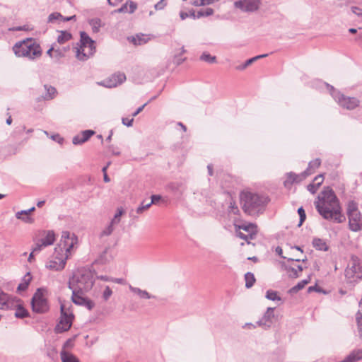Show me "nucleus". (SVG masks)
Listing matches in <instances>:
<instances>
[{
	"label": "nucleus",
	"mask_w": 362,
	"mask_h": 362,
	"mask_svg": "<svg viewBox=\"0 0 362 362\" xmlns=\"http://www.w3.org/2000/svg\"><path fill=\"white\" fill-rule=\"evenodd\" d=\"M147 105V103L144 104L141 107H138L136 110L132 114V117H136L137 115H139L144 108V107Z\"/></svg>",
	"instance_id": "e2e57ef3"
},
{
	"label": "nucleus",
	"mask_w": 362,
	"mask_h": 362,
	"mask_svg": "<svg viewBox=\"0 0 362 362\" xmlns=\"http://www.w3.org/2000/svg\"><path fill=\"white\" fill-rule=\"evenodd\" d=\"M307 172H303L300 174H296L294 173H288L286 175V179L284 181V186L286 187H290L294 182H300L306 177Z\"/></svg>",
	"instance_id": "6ab92c4d"
},
{
	"label": "nucleus",
	"mask_w": 362,
	"mask_h": 362,
	"mask_svg": "<svg viewBox=\"0 0 362 362\" xmlns=\"http://www.w3.org/2000/svg\"><path fill=\"white\" fill-rule=\"evenodd\" d=\"M60 357L62 362H80L78 358L66 350L61 351Z\"/></svg>",
	"instance_id": "a878e982"
},
{
	"label": "nucleus",
	"mask_w": 362,
	"mask_h": 362,
	"mask_svg": "<svg viewBox=\"0 0 362 362\" xmlns=\"http://www.w3.org/2000/svg\"><path fill=\"white\" fill-rule=\"evenodd\" d=\"M88 23L91 27V30L93 33H98L103 25L101 20L98 18L90 19L88 21Z\"/></svg>",
	"instance_id": "c85d7f7f"
},
{
	"label": "nucleus",
	"mask_w": 362,
	"mask_h": 362,
	"mask_svg": "<svg viewBox=\"0 0 362 362\" xmlns=\"http://www.w3.org/2000/svg\"><path fill=\"white\" fill-rule=\"evenodd\" d=\"M125 80V74L118 72L112 74L108 79L99 82L98 84L106 88H115L124 83Z\"/></svg>",
	"instance_id": "dca6fc26"
},
{
	"label": "nucleus",
	"mask_w": 362,
	"mask_h": 362,
	"mask_svg": "<svg viewBox=\"0 0 362 362\" xmlns=\"http://www.w3.org/2000/svg\"><path fill=\"white\" fill-rule=\"evenodd\" d=\"M288 275L291 278H297L299 276V274L303 271V267L301 265H296L295 267H285Z\"/></svg>",
	"instance_id": "bb28decb"
},
{
	"label": "nucleus",
	"mask_w": 362,
	"mask_h": 362,
	"mask_svg": "<svg viewBox=\"0 0 362 362\" xmlns=\"http://www.w3.org/2000/svg\"><path fill=\"white\" fill-rule=\"evenodd\" d=\"M315 206L323 218L340 223L345 221L339 202L332 189L324 190L317 197Z\"/></svg>",
	"instance_id": "f257e3e1"
},
{
	"label": "nucleus",
	"mask_w": 362,
	"mask_h": 362,
	"mask_svg": "<svg viewBox=\"0 0 362 362\" xmlns=\"http://www.w3.org/2000/svg\"><path fill=\"white\" fill-rule=\"evenodd\" d=\"M346 276L349 278L354 276L357 278L362 277V264L358 257H352L346 269Z\"/></svg>",
	"instance_id": "f8f14e48"
},
{
	"label": "nucleus",
	"mask_w": 362,
	"mask_h": 362,
	"mask_svg": "<svg viewBox=\"0 0 362 362\" xmlns=\"http://www.w3.org/2000/svg\"><path fill=\"white\" fill-rule=\"evenodd\" d=\"M245 287L247 288H251L255 282V276L251 272H247L245 274Z\"/></svg>",
	"instance_id": "c9c22d12"
},
{
	"label": "nucleus",
	"mask_w": 362,
	"mask_h": 362,
	"mask_svg": "<svg viewBox=\"0 0 362 362\" xmlns=\"http://www.w3.org/2000/svg\"><path fill=\"white\" fill-rule=\"evenodd\" d=\"M73 346H74L73 339H69L64 344L62 350H66L67 351V349H71V348H73Z\"/></svg>",
	"instance_id": "6e6d98bb"
},
{
	"label": "nucleus",
	"mask_w": 362,
	"mask_h": 362,
	"mask_svg": "<svg viewBox=\"0 0 362 362\" xmlns=\"http://www.w3.org/2000/svg\"><path fill=\"white\" fill-rule=\"evenodd\" d=\"M16 217L25 223H32L33 219L29 216L28 210H22L16 214Z\"/></svg>",
	"instance_id": "72a5a7b5"
},
{
	"label": "nucleus",
	"mask_w": 362,
	"mask_h": 362,
	"mask_svg": "<svg viewBox=\"0 0 362 362\" xmlns=\"http://www.w3.org/2000/svg\"><path fill=\"white\" fill-rule=\"evenodd\" d=\"M313 247L317 250L321 251H327L328 250V246L326 242L320 238H314L313 240Z\"/></svg>",
	"instance_id": "c756f323"
},
{
	"label": "nucleus",
	"mask_w": 362,
	"mask_h": 362,
	"mask_svg": "<svg viewBox=\"0 0 362 362\" xmlns=\"http://www.w3.org/2000/svg\"><path fill=\"white\" fill-rule=\"evenodd\" d=\"M95 52V43L81 45L76 51V57L81 61H86Z\"/></svg>",
	"instance_id": "4468645a"
},
{
	"label": "nucleus",
	"mask_w": 362,
	"mask_h": 362,
	"mask_svg": "<svg viewBox=\"0 0 362 362\" xmlns=\"http://www.w3.org/2000/svg\"><path fill=\"white\" fill-rule=\"evenodd\" d=\"M235 233L237 237L245 240L247 244L250 243V240L251 239L248 234H245L241 230L238 229H235Z\"/></svg>",
	"instance_id": "a18cd8bd"
},
{
	"label": "nucleus",
	"mask_w": 362,
	"mask_h": 362,
	"mask_svg": "<svg viewBox=\"0 0 362 362\" xmlns=\"http://www.w3.org/2000/svg\"><path fill=\"white\" fill-rule=\"evenodd\" d=\"M266 298L273 301L281 300V298L278 296L277 292L272 290H268L267 291Z\"/></svg>",
	"instance_id": "58836bf2"
},
{
	"label": "nucleus",
	"mask_w": 362,
	"mask_h": 362,
	"mask_svg": "<svg viewBox=\"0 0 362 362\" xmlns=\"http://www.w3.org/2000/svg\"><path fill=\"white\" fill-rule=\"evenodd\" d=\"M298 213L299 216H300V222H299V224H298V226H300L302 225V223L305 220L306 215H305V212L304 209H303V207H300L298 209Z\"/></svg>",
	"instance_id": "3c124183"
},
{
	"label": "nucleus",
	"mask_w": 362,
	"mask_h": 362,
	"mask_svg": "<svg viewBox=\"0 0 362 362\" xmlns=\"http://www.w3.org/2000/svg\"><path fill=\"white\" fill-rule=\"evenodd\" d=\"M204 13L205 16H209L214 13V10L211 8H207L204 9Z\"/></svg>",
	"instance_id": "774afa93"
},
{
	"label": "nucleus",
	"mask_w": 362,
	"mask_h": 362,
	"mask_svg": "<svg viewBox=\"0 0 362 362\" xmlns=\"http://www.w3.org/2000/svg\"><path fill=\"white\" fill-rule=\"evenodd\" d=\"M160 195H152L151 196V201L150 203H151V205L153 204H156L157 202H158L160 199Z\"/></svg>",
	"instance_id": "338daca9"
},
{
	"label": "nucleus",
	"mask_w": 362,
	"mask_h": 362,
	"mask_svg": "<svg viewBox=\"0 0 362 362\" xmlns=\"http://www.w3.org/2000/svg\"><path fill=\"white\" fill-rule=\"evenodd\" d=\"M61 320L59 323L56 327L57 332H64L69 330L72 324V317L73 315L71 314L68 315L64 311V306L63 305H61Z\"/></svg>",
	"instance_id": "ddd939ff"
},
{
	"label": "nucleus",
	"mask_w": 362,
	"mask_h": 362,
	"mask_svg": "<svg viewBox=\"0 0 362 362\" xmlns=\"http://www.w3.org/2000/svg\"><path fill=\"white\" fill-rule=\"evenodd\" d=\"M334 100L343 108L354 110L360 104V100L355 97H347L334 89L332 86L325 83Z\"/></svg>",
	"instance_id": "423d86ee"
},
{
	"label": "nucleus",
	"mask_w": 362,
	"mask_h": 362,
	"mask_svg": "<svg viewBox=\"0 0 362 362\" xmlns=\"http://www.w3.org/2000/svg\"><path fill=\"white\" fill-rule=\"evenodd\" d=\"M45 235L39 239L41 242V245L45 247L52 245L55 241V235L53 231L49 230L45 232Z\"/></svg>",
	"instance_id": "5701e85b"
},
{
	"label": "nucleus",
	"mask_w": 362,
	"mask_h": 362,
	"mask_svg": "<svg viewBox=\"0 0 362 362\" xmlns=\"http://www.w3.org/2000/svg\"><path fill=\"white\" fill-rule=\"evenodd\" d=\"M133 122H134V118L133 117L131 118V119H129V118H127V117H123L122 119V124L124 126H127L128 127H132L133 125Z\"/></svg>",
	"instance_id": "bf43d9fd"
},
{
	"label": "nucleus",
	"mask_w": 362,
	"mask_h": 362,
	"mask_svg": "<svg viewBox=\"0 0 362 362\" xmlns=\"http://www.w3.org/2000/svg\"><path fill=\"white\" fill-rule=\"evenodd\" d=\"M80 37L81 45H83L85 43H95V41L93 40L86 32H81Z\"/></svg>",
	"instance_id": "79ce46f5"
},
{
	"label": "nucleus",
	"mask_w": 362,
	"mask_h": 362,
	"mask_svg": "<svg viewBox=\"0 0 362 362\" xmlns=\"http://www.w3.org/2000/svg\"><path fill=\"white\" fill-rule=\"evenodd\" d=\"M95 134L93 130H85L73 137L72 143L74 145H80L87 141L93 135Z\"/></svg>",
	"instance_id": "aec40b11"
},
{
	"label": "nucleus",
	"mask_w": 362,
	"mask_h": 362,
	"mask_svg": "<svg viewBox=\"0 0 362 362\" xmlns=\"http://www.w3.org/2000/svg\"><path fill=\"white\" fill-rule=\"evenodd\" d=\"M324 180L323 175L320 174L316 176L313 180V182L315 183L318 187H320Z\"/></svg>",
	"instance_id": "052dcab7"
},
{
	"label": "nucleus",
	"mask_w": 362,
	"mask_h": 362,
	"mask_svg": "<svg viewBox=\"0 0 362 362\" xmlns=\"http://www.w3.org/2000/svg\"><path fill=\"white\" fill-rule=\"evenodd\" d=\"M69 288L71 290L88 291L94 284V274L90 269H78L69 281Z\"/></svg>",
	"instance_id": "7ed1b4c3"
},
{
	"label": "nucleus",
	"mask_w": 362,
	"mask_h": 362,
	"mask_svg": "<svg viewBox=\"0 0 362 362\" xmlns=\"http://www.w3.org/2000/svg\"><path fill=\"white\" fill-rule=\"evenodd\" d=\"M346 215L349 220V228L353 232L362 230V213L358 209L357 202L354 200L348 202Z\"/></svg>",
	"instance_id": "39448f33"
},
{
	"label": "nucleus",
	"mask_w": 362,
	"mask_h": 362,
	"mask_svg": "<svg viewBox=\"0 0 362 362\" xmlns=\"http://www.w3.org/2000/svg\"><path fill=\"white\" fill-rule=\"evenodd\" d=\"M240 204L244 212L250 216H257L262 213L268 199L258 193L244 190L240 194Z\"/></svg>",
	"instance_id": "f03ea898"
},
{
	"label": "nucleus",
	"mask_w": 362,
	"mask_h": 362,
	"mask_svg": "<svg viewBox=\"0 0 362 362\" xmlns=\"http://www.w3.org/2000/svg\"><path fill=\"white\" fill-rule=\"evenodd\" d=\"M351 11H352L353 13H354L357 16L362 17V8L356 6H353L351 7Z\"/></svg>",
	"instance_id": "5fc2aeb1"
},
{
	"label": "nucleus",
	"mask_w": 362,
	"mask_h": 362,
	"mask_svg": "<svg viewBox=\"0 0 362 362\" xmlns=\"http://www.w3.org/2000/svg\"><path fill=\"white\" fill-rule=\"evenodd\" d=\"M44 247H45L44 245H41V242L38 240L33 249V252L38 253L40 252Z\"/></svg>",
	"instance_id": "4d7b16f0"
},
{
	"label": "nucleus",
	"mask_w": 362,
	"mask_h": 362,
	"mask_svg": "<svg viewBox=\"0 0 362 362\" xmlns=\"http://www.w3.org/2000/svg\"><path fill=\"white\" fill-rule=\"evenodd\" d=\"M47 291L44 288H39L34 293L31 305L33 310L37 313H44L49 310V305L46 298Z\"/></svg>",
	"instance_id": "6e6552de"
},
{
	"label": "nucleus",
	"mask_w": 362,
	"mask_h": 362,
	"mask_svg": "<svg viewBox=\"0 0 362 362\" xmlns=\"http://www.w3.org/2000/svg\"><path fill=\"white\" fill-rule=\"evenodd\" d=\"M63 18V16L58 12H54L49 15L48 16V22L49 23H55L57 21H59Z\"/></svg>",
	"instance_id": "37998d69"
},
{
	"label": "nucleus",
	"mask_w": 362,
	"mask_h": 362,
	"mask_svg": "<svg viewBox=\"0 0 362 362\" xmlns=\"http://www.w3.org/2000/svg\"><path fill=\"white\" fill-rule=\"evenodd\" d=\"M318 187H319L315 183L313 182L308 185L307 189L310 193L315 194L317 192Z\"/></svg>",
	"instance_id": "13d9d810"
},
{
	"label": "nucleus",
	"mask_w": 362,
	"mask_h": 362,
	"mask_svg": "<svg viewBox=\"0 0 362 362\" xmlns=\"http://www.w3.org/2000/svg\"><path fill=\"white\" fill-rule=\"evenodd\" d=\"M362 359V349L352 351L343 361L339 362H356Z\"/></svg>",
	"instance_id": "4be33fe9"
},
{
	"label": "nucleus",
	"mask_w": 362,
	"mask_h": 362,
	"mask_svg": "<svg viewBox=\"0 0 362 362\" xmlns=\"http://www.w3.org/2000/svg\"><path fill=\"white\" fill-rule=\"evenodd\" d=\"M13 50L17 57H26L29 59H35L42 55L40 45L33 38L16 42L13 47Z\"/></svg>",
	"instance_id": "20e7f679"
},
{
	"label": "nucleus",
	"mask_w": 362,
	"mask_h": 362,
	"mask_svg": "<svg viewBox=\"0 0 362 362\" xmlns=\"http://www.w3.org/2000/svg\"><path fill=\"white\" fill-rule=\"evenodd\" d=\"M313 291H316V292H319V293H321V292L325 293L321 288L317 287V286H313L308 287V292L311 293Z\"/></svg>",
	"instance_id": "680f3d73"
},
{
	"label": "nucleus",
	"mask_w": 362,
	"mask_h": 362,
	"mask_svg": "<svg viewBox=\"0 0 362 362\" xmlns=\"http://www.w3.org/2000/svg\"><path fill=\"white\" fill-rule=\"evenodd\" d=\"M186 52L185 47L182 46L178 49H175L173 54V63L176 65H180L182 62L186 60L185 57H182V55Z\"/></svg>",
	"instance_id": "b1692460"
},
{
	"label": "nucleus",
	"mask_w": 362,
	"mask_h": 362,
	"mask_svg": "<svg viewBox=\"0 0 362 362\" xmlns=\"http://www.w3.org/2000/svg\"><path fill=\"white\" fill-rule=\"evenodd\" d=\"M32 279V276L30 274L27 273L23 278L21 283L18 285L17 290L18 291H24L27 289L30 281Z\"/></svg>",
	"instance_id": "7c9ffc66"
},
{
	"label": "nucleus",
	"mask_w": 362,
	"mask_h": 362,
	"mask_svg": "<svg viewBox=\"0 0 362 362\" xmlns=\"http://www.w3.org/2000/svg\"><path fill=\"white\" fill-rule=\"evenodd\" d=\"M259 0H238L234 2V6L242 12L252 13L259 7Z\"/></svg>",
	"instance_id": "9b49d317"
},
{
	"label": "nucleus",
	"mask_w": 362,
	"mask_h": 362,
	"mask_svg": "<svg viewBox=\"0 0 362 362\" xmlns=\"http://www.w3.org/2000/svg\"><path fill=\"white\" fill-rule=\"evenodd\" d=\"M71 291V300L74 304L77 305L84 306L89 310H91L93 308V307L95 306V303L93 300L84 296L85 291H78L76 290V288Z\"/></svg>",
	"instance_id": "9d476101"
},
{
	"label": "nucleus",
	"mask_w": 362,
	"mask_h": 362,
	"mask_svg": "<svg viewBox=\"0 0 362 362\" xmlns=\"http://www.w3.org/2000/svg\"><path fill=\"white\" fill-rule=\"evenodd\" d=\"M132 42L134 45H143L147 42V39L145 37V35L143 34L136 35L135 37H132Z\"/></svg>",
	"instance_id": "4c0bfd02"
},
{
	"label": "nucleus",
	"mask_w": 362,
	"mask_h": 362,
	"mask_svg": "<svg viewBox=\"0 0 362 362\" xmlns=\"http://www.w3.org/2000/svg\"><path fill=\"white\" fill-rule=\"evenodd\" d=\"M18 305L14 307L12 310H16L15 316L17 318L23 319L28 315V312L23 306L21 301L17 298Z\"/></svg>",
	"instance_id": "393cba45"
},
{
	"label": "nucleus",
	"mask_w": 362,
	"mask_h": 362,
	"mask_svg": "<svg viewBox=\"0 0 362 362\" xmlns=\"http://www.w3.org/2000/svg\"><path fill=\"white\" fill-rule=\"evenodd\" d=\"M124 214V210L122 208H118L117 213L115 214L113 218L111 220L110 223L113 225L118 224L120 221V217Z\"/></svg>",
	"instance_id": "ea45409f"
},
{
	"label": "nucleus",
	"mask_w": 362,
	"mask_h": 362,
	"mask_svg": "<svg viewBox=\"0 0 362 362\" xmlns=\"http://www.w3.org/2000/svg\"><path fill=\"white\" fill-rule=\"evenodd\" d=\"M112 291L111 288L107 286L103 293V298L105 300H107L110 297L112 296Z\"/></svg>",
	"instance_id": "603ef678"
},
{
	"label": "nucleus",
	"mask_w": 362,
	"mask_h": 362,
	"mask_svg": "<svg viewBox=\"0 0 362 362\" xmlns=\"http://www.w3.org/2000/svg\"><path fill=\"white\" fill-rule=\"evenodd\" d=\"M235 229L243 230L249 235L250 239H255L257 234V226L255 223H246L243 224L234 223Z\"/></svg>",
	"instance_id": "a211bd4d"
},
{
	"label": "nucleus",
	"mask_w": 362,
	"mask_h": 362,
	"mask_svg": "<svg viewBox=\"0 0 362 362\" xmlns=\"http://www.w3.org/2000/svg\"><path fill=\"white\" fill-rule=\"evenodd\" d=\"M64 57V50L54 47L53 52V59L55 62H59L62 57Z\"/></svg>",
	"instance_id": "a19ab883"
},
{
	"label": "nucleus",
	"mask_w": 362,
	"mask_h": 362,
	"mask_svg": "<svg viewBox=\"0 0 362 362\" xmlns=\"http://www.w3.org/2000/svg\"><path fill=\"white\" fill-rule=\"evenodd\" d=\"M200 59L209 63H214L216 62V57L211 56L207 52H204L201 55Z\"/></svg>",
	"instance_id": "c03bdc74"
},
{
	"label": "nucleus",
	"mask_w": 362,
	"mask_h": 362,
	"mask_svg": "<svg viewBox=\"0 0 362 362\" xmlns=\"http://www.w3.org/2000/svg\"><path fill=\"white\" fill-rule=\"evenodd\" d=\"M97 279L103 280L104 281H111L112 280V277L106 275L97 276Z\"/></svg>",
	"instance_id": "0e129e2a"
},
{
	"label": "nucleus",
	"mask_w": 362,
	"mask_h": 362,
	"mask_svg": "<svg viewBox=\"0 0 362 362\" xmlns=\"http://www.w3.org/2000/svg\"><path fill=\"white\" fill-rule=\"evenodd\" d=\"M129 290L137 294L141 298H143V299H150L151 298H153V296H152L149 293H148L145 290H141V288H137V287H134L131 285H129Z\"/></svg>",
	"instance_id": "cd10ccee"
},
{
	"label": "nucleus",
	"mask_w": 362,
	"mask_h": 362,
	"mask_svg": "<svg viewBox=\"0 0 362 362\" xmlns=\"http://www.w3.org/2000/svg\"><path fill=\"white\" fill-rule=\"evenodd\" d=\"M310 281V276H308L307 279H303L302 281H300V282H298L296 286H294L293 287H292L290 290H289V292L290 293H297L298 291L301 290L302 288H303L305 287V286L306 284H308Z\"/></svg>",
	"instance_id": "f704fd0d"
},
{
	"label": "nucleus",
	"mask_w": 362,
	"mask_h": 362,
	"mask_svg": "<svg viewBox=\"0 0 362 362\" xmlns=\"http://www.w3.org/2000/svg\"><path fill=\"white\" fill-rule=\"evenodd\" d=\"M44 88L46 90L45 95L43 96V99L46 100H52L54 98L57 93V90L54 87L49 85H45Z\"/></svg>",
	"instance_id": "2f4dec72"
},
{
	"label": "nucleus",
	"mask_w": 362,
	"mask_h": 362,
	"mask_svg": "<svg viewBox=\"0 0 362 362\" xmlns=\"http://www.w3.org/2000/svg\"><path fill=\"white\" fill-rule=\"evenodd\" d=\"M137 8L136 3L129 1L123 4L119 8L115 11L117 13H133Z\"/></svg>",
	"instance_id": "412c9836"
},
{
	"label": "nucleus",
	"mask_w": 362,
	"mask_h": 362,
	"mask_svg": "<svg viewBox=\"0 0 362 362\" xmlns=\"http://www.w3.org/2000/svg\"><path fill=\"white\" fill-rule=\"evenodd\" d=\"M228 213L233 214H238L239 213V209L234 202H230L228 206Z\"/></svg>",
	"instance_id": "de8ad7c7"
},
{
	"label": "nucleus",
	"mask_w": 362,
	"mask_h": 362,
	"mask_svg": "<svg viewBox=\"0 0 362 362\" xmlns=\"http://www.w3.org/2000/svg\"><path fill=\"white\" fill-rule=\"evenodd\" d=\"M111 281L118 284H124V280L122 278H112V277Z\"/></svg>",
	"instance_id": "69168bd1"
},
{
	"label": "nucleus",
	"mask_w": 362,
	"mask_h": 362,
	"mask_svg": "<svg viewBox=\"0 0 362 362\" xmlns=\"http://www.w3.org/2000/svg\"><path fill=\"white\" fill-rule=\"evenodd\" d=\"M274 308H268L263 315L262 317L257 322V325L262 327L264 329H268L273 324L274 318Z\"/></svg>",
	"instance_id": "f3484780"
},
{
	"label": "nucleus",
	"mask_w": 362,
	"mask_h": 362,
	"mask_svg": "<svg viewBox=\"0 0 362 362\" xmlns=\"http://www.w3.org/2000/svg\"><path fill=\"white\" fill-rule=\"evenodd\" d=\"M167 6L166 0H160L155 4L154 8L156 10H163Z\"/></svg>",
	"instance_id": "864d4df0"
},
{
	"label": "nucleus",
	"mask_w": 362,
	"mask_h": 362,
	"mask_svg": "<svg viewBox=\"0 0 362 362\" xmlns=\"http://www.w3.org/2000/svg\"><path fill=\"white\" fill-rule=\"evenodd\" d=\"M113 224L110 223V224L103 230V231L100 233V237L103 236H108L110 235L112 231L114 230Z\"/></svg>",
	"instance_id": "49530a36"
},
{
	"label": "nucleus",
	"mask_w": 362,
	"mask_h": 362,
	"mask_svg": "<svg viewBox=\"0 0 362 362\" xmlns=\"http://www.w3.org/2000/svg\"><path fill=\"white\" fill-rule=\"evenodd\" d=\"M151 206V203L145 204L144 202L136 209V211L137 214H142L145 210L148 209Z\"/></svg>",
	"instance_id": "09e8293b"
},
{
	"label": "nucleus",
	"mask_w": 362,
	"mask_h": 362,
	"mask_svg": "<svg viewBox=\"0 0 362 362\" xmlns=\"http://www.w3.org/2000/svg\"><path fill=\"white\" fill-rule=\"evenodd\" d=\"M67 259L68 255L54 250L51 259L47 262L46 267L53 271H62L64 269Z\"/></svg>",
	"instance_id": "1a4fd4ad"
},
{
	"label": "nucleus",
	"mask_w": 362,
	"mask_h": 362,
	"mask_svg": "<svg viewBox=\"0 0 362 362\" xmlns=\"http://www.w3.org/2000/svg\"><path fill=\"white\" fill-rule=\"evenodd\" d=\"M267 56H268V54H264L258 55V56L254 57L252 58H250L245 61L246 66H248L250 64H252L253 62H256L257 59L266 57Z\"/></svg>",
	"instance_id": "8fccbe9b"
},
{
	"label": "nucleus",
	"mask_w": 362,
	"mask_h": 362,
	"mask_svg": "<svg viewBox=\"0 0 362 362\" xmlns=\"http://www.w3.org/2000/svg\"><path fill=\"white\" fill-rule=\"evenodd\" d=\"M78 238L74 234L69 231L62 232L60 242L57 247L54 248L56 252L64 253L68 255V258L71 255V250L77 245Z\"/></svg>",
	"instance_id": "0eeeda50"
},
{
	"label": "nucleus",
	"mask_w": 362,
	"mask_h": 362,
	"mask_svg": "<svg viewBox=\"0 0 362 362\" xmlns=\"http://www.w3.org/2000/svg\"><path fill=\"white\" fill-rule=\"evenodd\" d=\"M71 38V35L66 31H61L57 37V42L59 44H64Z\"/></svg>",
	"instance_id": "e433bc0d"
},
{
	"label": "nucleus",
	"mask_w": 362,
	"mask_h": 362,
	"mask_svg": "<svg viewBox=\"0 0 362 362\" xmlns=\"http://www.w3.org/2000/svg\"><path fill=\"white\" fill-rule=\"evenodd\" d=\"M17 305V298L9 296L0 287V309L11 310Z\"/></svg>",
	"instance_id": "2eb2a0df"
},
{
	"label": "nucleus",
	"mask_w": 362,
	"mask_h": 362,
	"mask_svg": "<svg viewBox=\"0 0 362 362\" xmlns=\"http://www.w3.org/2000/svg\"><path fill=\"white\" fill-rule=\"evenodd\" d=\"M320 163H321V161L319 158H316L313 160H311L308 163V168L304 171V172H307L306 177L308 176L309 175L312 174L315 171V170L317 169L320 165Z\"/></svg>",
	"instance_id": "473e14b6"
}]
</instances>
